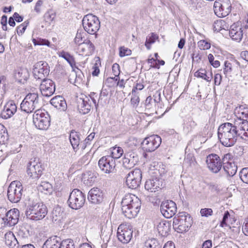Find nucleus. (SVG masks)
Here are the masks:
<instances>
[{"label":"nucleus","instance_id":"38","mask_svg":"<svg viewBox=\"0 0 248 248\" xmlns=\"http://www.w3.org/2000/svg\"><path fill=\"white\" fill-rule=\"evenodd\" d=\"M197 125V123L192 117H190L188 118L186 123L184 124V129L186 132H189L191 131L193 129L195 128Z\"/></svg>","mask_w":248,"mask_h":248},{"label":"nucleus","instance_id":"52","mask_svg":"<svg viewBox=\"0 0 248 248\" xmlns=\"http://www.w3.org/2000/svg\"><path fill=\"white\" fill-rule=\"evenodd\" d=\"M241 180L245 183L248 184V168H244L239 172Z\"/></svg>","mask_w":248,"mask_h":248},{"label":"nucleus","instance_id":"64","mask_svg":"<svg viewBox=\"0 0 248 248\" xmlns=\"http://www.w3.org/2000/svg\"><path fill=\"white\" fill-rule=\"evenodd\" d=\"M242 230L244 233L248 236V217L246 218L242 227Z\"/></svg>","mask_w":248,"mask_h":248},{"label":"nucleus","instance_id":"35","mask_svg":"<svg viewBox=\"0 0 248 248\" xmlns=\"http://www.w3.org/2000/svg\"><path fill=\"white\" fill-rule=\"evenodd\" d=\"M80 136L79 132L75 130H72L69 136V140L74 150L78 149L80 142Z\"/></svg>","mask_w":248,"mask_h":248},{"label":"nucleus","instance_id":"58","mask_svg":"<svg viewBox=\"0 0 248 248\" xmlns=\"http://www.w3.org/2000/svg\"><path fill=\"white\" fill-rule=\"evenodd\" d=\"M198 44L201 49H208L211 47L210 44L203 40L200 41Z\"/></svg>","mask_w":248,"mask_h":248},{"label":"nucleus","instance_id":"4","mask_svg":"<svg viewBox=\"0 0 248 248\" xmlns=\"http://www.w3.org/2000/svg\"><path fill=\"white\" fill-rule=\"evenodd\" d=\"M40 107L37 93H29L20 104L21 110L27 113H31L35 109H39Z\"/></svg>","mask_w":248,"mask_h":248},{"label":"nucleus","instance_id":"18","mask_svg":"<svg viewBox=\"0 0 248 248\" xmlns=\"http://www.w3.org/2000/svg\"><path fill=\"white\" fill-rule=\"evenodd\" d=\"M133 230L131 228L121 225L117 230V235L120 241L124 244L130 242L132 237Z\"/></svg>","mask_w":248,"mask_h":248},{"label":"nucleus","instance_id":"41","mask_svg":"<svg viewBox=\"0 0 248 248\" xmlns=\"http://www.w3.org/2000/svg\"><path fill=\"white\" fill-rule=\"evenodd\" d=\"M194 75L195 77L203 78L207 81H210L212 78V73L208 76L206 74L205 70L203 69L197 71Z\"/></svg>","mask_w":248,"mask_h":248},{"label":"nucleus","instance_id":"1","mask_svg":"<svg viewBox=\"0 0 248 248\" xmlns=\"http://www.w3.org/2000/svg\"><path fill=\"white\" fill-rule=\"evenodd\" d=\"M238 123L235 121L234 124L225 123L221 124L218 128V137L221 144L226 147H231L236 142L238 134Z\"/></svg>","mask_w":248,"mask_h":248},{"label":"nucleus","instance_id":"48","mask_svg":"<svg viewBox=\"0 0 248 248\" xmlns=\"http://www.w3.org/2000/svg\"><path fill=\"white\" fill-rule=\"evenodd\" d=\"M8 140V133L4 129L3 126L0 125V144H5Z\"/></svg>","mask_w":248,"mask_h":248},{"label":"nucleus","instance_id":"9","mask_svg":"<svg viewBox=\"0 0 248 248\" xmlns=\"http://www.w3.org/2000/svg\"><path fill=\"white\" fill-rule=\"evenodd\" d=\"M232 4L230 0H217L214 2L215 14L219 17L227 16L231 12Z\"/></svg>","mask_w":248,"mask_h":248},{"label":"nucleus","instance_id":"16","mask_svg":"<svg viewBox=\"0 0 248 248\" xmlns=\"http://www.w3.org/2000/svg\"><path fill=\"white\" fill-rule=\"evenodd\" d=\"M206 162L209 169L214 173H217L222 167V161L217 154L209 155L206 157Z\"/></svg>","mask_w":248,"mask_h":248},{"label":"nucleus","instance_id":"17","mask_svg":"<svg viewBox=\"0 0 248 248\" xmlns=\"http://www.w3.org/2000/svg\"><path fill=\"white\" fill-rule=\"evenodd\" d=\"M176 205L172 201H163L160 206V211L164 217L169 218L173 216L176 212Z\"/></svg>","mask_w":248,"mask_h":248},{"label":"nucleus","instance_id":"30","mask_svg":"<svg viewBox=\"0 0 248 248\" xmlns=\"http://www.w3.org/2000/svg\"><path fill=\"white\" fill-rule=\"evenodd\" d=\"M51 104L55 108L60 110L64 111L67 108V104L64 98L60 95L54 97L50 100Z\"/></svg>","mask_w":248,"mask_h":248},{"label":"nucleus","instance_id":"21","mask_svg":"<svg viewBox=\"0 0 248 248\" xmlns=\"http://www.w3.org/2000/svg\"><path fill=\"white\" fill-rule=\"evenodd\" d=\"M92 108V101L90 100L89 97L84 96L78 99V108L80 113L87 114Z\"/></svg>","mask_w":248,"mask_h":248},{"label":"nucleus","instance_id":"36","mask_svg":"<svg viewBox=\"0 0 248 248\" xmlns=\"http://www.w3.org/2000/svg\"><path fill=\"white\" fill-rule=\"evenodd\" d=\"M154 96L155 98H156V97H158V101L155 98L154 100H153L151 96H149L147 97L145 100V107L146 109L148 110H153L155 106V103L156 102H158L160 99V93H156Z\"/></svg>","mask_w":248,"mask_h":248},{"label":"nucleus","instance_id":"53","mask_svg":"<svg viewBox=\"0 0 248 248\" xmlns=\"http://www.w3.org/2000/svg\"><path fill=\"white\" fill-rule=\"evenodd\" d=\"M39 188L40 190L42 192L50 193L51 192L52 187L50 183L44 182L41 184L39 186Z\"/></svg>","mask_w":248,"mask_h":248},{"label":"nucleus","instance_id":"39","mask_svg":"<svg viewBox=\"0 0 248 248\" xmlns=\"http://www.w3.org/2000/svg\"><path fill=\"white\" fill-rule=\"evenodd\" d=\"M59 56L64 59L72 67L75 65V61L74 57L68 52L62 51L59 53Z\"/></svg>","mask_w":248,"mask_h":248},{"label":"nucleus","instance_id":"12","mask_svg":"<svg viewBox=\"0 0 248 248\" xmlns=\"http://www.w3.org/2000/svg\"><path fill=\"white\" fill-rule=\"evenodd\" d=\"M142 178L141 171L139 169H135L129 172L126 177V184L131 189H136L140 186Z\"/></svg>","mask_w":248,"mask_h":248},{"label":"nucleus","instance_id":"24","mask_svg":"<svg viewBox=\"0 0 248 248\" xmlns=\"http://www.w3.org/2000/svg\"><path fill=\"white\" fill-rule=\"evenodd\" d=\"M138 156L134 153L125 154L123 159V166L125 169H130L136 164Z\"/></svg>","mask_w":248,"mask_h":248},{"label":"nucleus","instance_id":"55","mask_svg":"<svg viewBox=\"0 0 248 248\" xmlns=\"http://www.w3.org/2000/svg\"><path fill=\"white\" fill-rule=\"evenodd\" d=\"M131 54V50L124 46H121L119 48V56L123 57L125 56H129Z\"/></svg>","mask_w":248,"mask_h":248},{"label":"nucleus","instance_id":"37","mask_svg":"<svg viewBox=\"0 0 248 248\" xmlns=\"http://www.w3.org/2000/svg\"><path fill=\"white\" fill-rule=\"evenodd\" d=\"M58 239L57 237L48 239L44 244L42 248H60L61 241Z\"/></svg>","mask_w":248,"mask_h":248},{"label":"nucleus","instance_id":"56","mask_svg":"<svg viewBox=\"0 0 248 248\" xmlns=\"http://www.w3.org/2000/svg\"><path fill=\"white\" fill-rule=\"evenodd\" d=\"M33 43L35 46L36 45H46L48 46L49 45V42L46 39H33Z\"/></svg>","mask_w":248,"mask_h":248},{"label":"nucleus","instance_id":"47","mask_svg":"<svg viewBox=\"0 0 248 248\" xmlns=\"http://www.w3.org/2000/svg\"><path fill=\"white\" fill-rule=\"evenodd\" d=\"M94 60L95 61V63L93 67V71L92 72V75L93 76H97L100 73L99 67L101 65V61L99 57H95Z\"/></svg>","mask_w":248,"mask_h":248},{"label":"nucleus","instance_id":"10","mask_svg":"<svg viewBox=\"0 0 248 248\" xmlns=\"http://www.w3.org/2000/svg\"><path fill=\"white\" fill-rule=\"evenodd\" d=\"M33 74L34 78L41 81L46 79L49 75V67L48 63L44 61L36 62L34 65Z\"/></svg>","mask_w":248,"mask_h":248},{"label":"nucleus","instance_id":"50","mask_svg":"<svg viewBox=\"0 0 248 248\" xmlns=\"http://www.w3.org/2000/svg\"><path fill=\"white\" fill-rule=\"evenodd\" d=\"M140 101L139 92H135V93H132L131 104L133 108H136L138 106Z\"/></svg>","mask_w":248,"mask_h":248},{"label":"nucleus","instance_id":"15","mask_svg":"<svg viewBox=\"0 0 248 248\" xmlns=\"http://www.w3.org/2000/svg\"><path fill=\"white\" fill-rule=\"evenodd\" d=\"M44 170L42 164L34 160L28 163L27 172L30 177L33 179H38L42 175Z\"/></svg>","mask_w":248,"mask_h":248},{"label":"nucleus","instance_id":"42","mask_svg":"<svg viewBox=\"0 0 248 248\" xmlns=\"http://www.w3.org/2000/svg\"><path fill=\"white\" fill-rule=\"evenodd\" d=\"M86 32H77L74 41L76 44L79 45L87 40Z\"/></svg>","mask_w":248,"mask_h":248},{"label":"nucleus","instance_id":"29","mask_svg":"<svg viewBox=\"0 0 248 248\" xmlns=\"http://www.w3.org/2000/svg\"><path fill=\"white\" fill-rule=\"evenodd\" d=\"M78 50L82 55H90L94 51V46L91 41L87 39L78 45Z\"/></svg>","mask_w":248,"mask_h":248},{"label":"nucleus","instance_id":"3","mask_svg":"<svg viewBox=\"0 0 248 248\" xmlns=\"http://www.w3.org/2000/svg\"><path fill=\"white\" fill-rule=\"evenodd\" d=\"M47 213V207L42 203H32L27 206L26 211L27 218L34 220L44 218Z\"/></svg>","mask_w":248,"mask_h":248},{"label":"nucleus","instance_id":"45","mask_svg":"<svg viewBox=\"0 0 248 248\" xmlns=\"http://www.w3.org/2000/svg\"><path fill=\"white\" fill-rule=\"evenodd\" d=\"M123 153L124 151L121 147H115L113 148L111 155L109 156L115 160V159L119 158L123 155Z\"/></svg>","mask_w":248,"mask_h":248},{"label":"nucleus","instance_id":"11","mask_svg":"<svg viewBox=\"0 0 248 248\" xmlns=\"http://www.w3.org/2000/svg\"><path fill=\"white\" fill-rule=\"evenodd\" d=\"M161 143V138L156 135H153L143 140L141 143V147L144 151L152 152L158 148Z\"/></svg>","mask_w":248,"mask_h":248},{"label":"nucleus","instance_id":"49","mask_svg":"<svg viewBox=\"0 0 248 248\" xmlns=\"http://www.w3.org/2000/svg\"><path fill=\"white\" fill-rule=\"evenodd\" d=\"M60 248H75L73 240L71 239H67L61 241Z\"/></svg>","mask_w":248,"mask_h":248},{"label":"nucleus","instance_id":"28","mask_svg":"<svg viewBox=\"0 0 248 248\" xmlns=\"http://www.w3.org/2000/svg\"><path fill=\"white\" fill-rule=\"evenodd\" d=\"M162 182L157 178L148 179L145 184V188L149 192H153L157 190L162 186Z\"/></svg>","mask_w":248,"mask_h":248},{"label":"nucleus","instance_id":"26","mask_svg":"<svg viewBox=\"0 0 248 248\" xmlns=\"http://www.w3.org/2000/svg\"><path fill=\"white\" fill-rule=\"evenodd\" d=\"M5 243L9 248H18L22 243L15 237L12 232H8L4 235Z\"/></svg>","mask_w":248,"mask_h":248},{"label":"nucleus","instance_id":"62","mask_svg":"<svg viewBox=\"0 0 248 248\" xmlns=\"http://www.w3.org/2000/svg\"><path fill=\"white\" fill-rule=\"evenodd\" d=\"M7 16L3 15L1 18V25H2V29L3 31H6L7 30Z\"/></svg>","mask_w":248,"mask_h":248},{"label":"nucleus","instance_id":"34","mask_svg":"<svg viewBox=\"0 0 248 248\" xmlns=\"http://www.w3.org/2000/svg\"><path fill=\"white\" fill-rule=\"evenodd\" d=\"M96 173L91 171H87L83 174L82 181L88 186H92L96 181Z\"/></svg>","mask_w":248,"mask_h":248},{"label":"nucleus","instance_id":"27","mask_svg":"<svg viewBox=\"0 0 248 248\" xmlns=\"http://www.w3.org/2000/svg\"><path fill=\"white\" fill-rule=\"evenodd\" d=\"M156 223V229L159 234L162 236H167L170 229V222L166 220H158Z\"/></svg>","mask_w":248,"mask_h":248},{"label":"nucleus","instance_id":"22","mask_svg":"<svg viewBox=\"0 0 248 248\" xmlns=\"http://www.w3.org/2000/svg\"><path fill=\"white\" fill-rule=\"evenodd\" d=\"M103 198L102 191L97 187L92 188L88 193V199L92 203L99 204L103 201Z\"/></svg>","mask_w":248,"mask_h":248},{"label":"nucleus","instance_id":"54","mask_svg":"<svg viewBox=\"0 0 248 248\" xmlns=\"http://www.w3.org/2000/svg\"><path fill=\"white\" fill-rule=\"evenodd\" d=\"M243 32H229V36L233 40L240 42L243 37Z\"/></svg>","mask_w":248,"mask_h":248},{"label":"nucleus","instance_id":"2","mask_svg":"<svg viewBox=\"0 0 248 248\" xmlns=\"http://www.w3.org/2000/svg\"><path fill=\"white\" fill-rule=\"evenodd\" d=\"M121 205L123 214L127 218H131L136 217L139 212L141 202L135 195L127 194L123 198Z\"/></svg>","mask_w":248,"mask_h":248},{"label":"nucleus","instance_id":"46","mask_svg":"<svg viewBox=\"0 0 248 248\" xmlns=\"http://www.w3.org/2000/svg\"><path fill=\"white\" fill-rule=\"evenodd\" d=\"M238 134L239 137H240L242 139H244L246 140L247 138H248V128H247L246 126L242 125V124L240 125V124H238Z\"/></svg>","mask_w":248,"mask_h":248},{"label":"nucleus","instance_id":"33","mask_svg":"<svg viewBox=\"0 0 248 248\" xmlns=\"http://www.w3.org/2000/svg\"><path fill=\"white\" fill-rule=\"evenodd\" d=\"M30 74L26 68H19L15 73L16 79L20 83H24L29 78Z\"/></svg>","mask_w":248,"mask_h":248},{"label":"nucleus","instance_id":"61","mask_svg":"<svg viewBox=\"0 0 248 248\" xmlns=\"http://www.w3.org/2000/svg\"><path fill=\"white\" fill-rule=\"evenodd\" d=\"M112 71L115 76L118 77L120 73L119 65L116 63L113 64L112 67Z\"/></svg>","mask_w":248,"mask_h":248},{"label":"nucleus","instance_id":"23","mask_svg":"<svg viewBox=\"0 0 248 248\" xmlns=\"http://www.w3.org/2000/svg\"><path fill=\"white\" fill-rule=\"evenodd\" d=\"M17 110V107L13 100L6 103L1 113V117L5 119L12 117Z\"/></svg>","mask_w":248,"mask_h":248},{"label":"nucleus","instance_id":"32","mask_svg":"<svg viewBox=\"0 0 248 248\" xmlns=\"http://www.w3.org/2000/svg\"><path fill=\"white\" fill-rule=\"evenodd\" d=\"M223 168L227 176L232 177L235 174L237 166L234 162H228L223 165Z\"/></svg>","mask_w":248,"mask_h":248},{"label":"nucleus","instance_id":"59","mask_svg":"<svg viewBox=\"0 0 248 248\" xmlns=\"http://www.w3.org/2000/svg\"><path fill=\"white\" fill-rule=\"evenodd\" d=\"M230 217V213L228 211H225L224 214L223 218L222 221L220 222V226L222 227H224L227 226L226 223V221L228 220L229 217Z\"/></svg>","mask_w":248,"mask_h":248},{"label":"nucleus","instance_id":"14","mask_svg":"<svg viewBox=\"0 0 248 248\" xmlns=\"http://www.w3.org/2000/svg\"><path fill=\"white\" fill-rule=\"evenodd\" d=\"M82 22L85 31H98L99 29L100 21L97 16L92 14L85 16Z\"/></svg>","mask_w":248,"mask_h":248},{"label":"nucleus","instance_id":"25","mask_svg":"<svg viewBox=\"0 0 248 248\" xmlns=\"http://www.w3.org/2000/svg\"><path fill=\"white\" fill-rule=\"evenodd\" d=\"M5 243L9 248H18L22 243L15 237L12 232H8L4 235Z\"/></svg>","mask_w":248,"mask_h":248},{"label":"nucleus","instance_id":"60","mask_svg":"<svg viewBox=\"0 0 248 248\" xmlns=\"http://www.w3.org/2000/svg\"><path fill=\"white\" fill-rule=\"evenodd\" d=\"M200 213L202 216L208 217L212 215L213 210L211 208H204L201 210Z\"/></svg>","mask_w":248,"mask_h":248},{"label":"nucleus","instance_id":"57","mask_svg":"<svg viewBox=\"0 0 248 248\" xmlns=\"http://www.w3.org/2000/svg\"><path fill=\"white\" fill-rule=\"evenodd\" d=\"M209 62L214 67L217 68L220 65V62L218 61H215L214 57L212 54H209L208 56Z\"/></svg>","mask_w":248,"mask_h":248},{"label":"nucleus","instance_id":"5","mask_svg":"<svg viewBox=\"0 0 248 248\" xmlns=\"http://www.w3.org/2000/svg\"><path fill=\"white\" fill-rule=\"evenodd\" d=\"M178 217H174L173 221L174 229L179 233H183L188 231L192 224V219L186 212L179 213Z\"/></svg>","mask_w":248,"mask_h":248},{"label":"nucleus","instance_id":"43","mask_svg":"<svg viewBox=\"0 0 248 248\" xmlns=\"http://www.w3.org/2000/svg\"><path fill=\"white\" fill-rule=\"evenodd\" d=\"M214 31H221V30L227 31L228 29L226 26V22L222 20H217L215 22L214 25Z\"/></svg>","mask_w":248,"mask_h":248},{"label":"nucleus","instance_id":"20","mask_svg":"<svg viewBox=\"0 0 248 248\" xmlns=\"http://www.w3.org/2000/svg\"><path fill=\"white\" fill-rule=\"evenodd\" d=\"M40 90L43 96L48 97L52 95L55 91L54 82L50 79H45L41 81Z\"/></svg>","mask_w":248,"mask_h":248},{"label":"nucleus","instance_id":"13","mask_svg":"<svg viewBox=\"0 0 248 248\" xmlns=\"http://www.w3.org/2000/svg\"><path fill=\"white\" fill-rule=\"evenodd\" d=\"M98 166L103 172L107 174L115 173L116 170L115 160L108 155L99 159Z\"/></svg>","mask_w":248,"mask_h":248},{"label":"nucleus","instance_id":"63","mask_svg":"<svg viewBox=\"0 0 248 248\" xmlns=\"http://www.w3.org/2000/svg\"><path fill=\"white\" fill-rule=\"evenodd\" d=\"M194 158L193 156L191 154H188L185 158V163H187L189 165H191L193 163Z\"/></svg>","mask_w":248,"mask_h":248},{"label":"nucleus","instance_id":"8","mask_svg":"<svg viewBox=\"0 0 248 248\" xmlns=\"http://www.w3.org/2000/svg\"><path fill=\"white\" fill-rule=\"evenodd\" d=\"M22 192L23 187L21 183L17 181H13L8 188V198L12 202H17L21 199Z\"/></svg>","mask_w":248,"mask_h":248},{"label":"nucleus","instance_id":"19","mask_svg":"<svg viewBox=\"0 0 248 248\" xmlns=\"http://www.w3.org/2000/svg\"><path fill=\"white\" fill-rule=\"evenodd\" d=\"M19 211L17 209L14 208L7 211L5 218L3 222H1L3 227L13 226L16 224L18 221Z\"/></svg>","mask_w":248,"mask_h":248},{"label":"nucleus","instance_id":"31","mask_svg":"<svg viewBox=\"0 0 248 248\" xmlns=\"http://www.w3.org/2000/svg\"><path fill=\"white\" fill-rule=\"evenodd\" d=\"M234 114L238 118V123L242 122L248 114V107L247 105H241L236 107L234 109Z\"/></svg>","mask_w":248,"mask_h":248},{"label":"nucleus","instance_id":"44","mask_svg":"<svg viewBox=\"0 0 248 248\" xmlns=\"http://www.w3.org/2000/svg\"><path fill=\"white\" fill-rule=\"evenodd\" d=\"M158 35L155 34L154 32H152L150 36L147 37L145 45L147 49L149 50L151 48V45L154 43L155 40L158 39Z\"/></svg>","mask_w":248,"mask_h":248},{"label":"nucleus","instance_id":"6","mask_svg":"<svg viewBox=\"0 0 248 248\" xmlns=\"http://www.w3.org/2000/svg\"><path fill=\"white\" fill-rule=\"evenodd\" d=\"M85 200V194L78 189H74L69 195L67 203L71 208L77 210L84 205Z\"/></svg>","mask_w":248,"mask_h":248},{"label":"nucleus","instance_id":"40","mask_svg":"<svg viewBox=\"0 0 248 248\" xmlns=\"http://www.w3.org/2000/svg\"><path fill=\"white\" fill-rule=\"evenodd\" d=\"M160 246L158 241L155 238H151L147 240L143 245V248H159Z\"/></svg>","mask_w":248,"mask_h":248},{"label":"nucleus","instance_id":"51","mask_svg":"<svg viewBox=\"0 0 248 248\" xmlns=\"http://www.w3.org/2000/svg\"><path fill=\"white\" fill-rule=\"evenodd\" d=\"M62 211L61 208L60 207H57L52 211V217L53 219L55 221L57 220H60L61 217L62 216Z\"/></svg>","mask_w":248,"mask_h":248},{"label":"nucleus","instance_id":"7","mask_svg":"<svg viewBox=\"0 0 248 248\" xmlns=\"http://www.w3.org/2000/svg\"><path fill=\"white\" fill-rule=\"evenodd\" d=\"M50 117L46 112L36 109L33 115V122L35 126L41 130L47 129L50 125Z\"/></svg>","mask_w":248,"mask_h":248}]
</instances>
